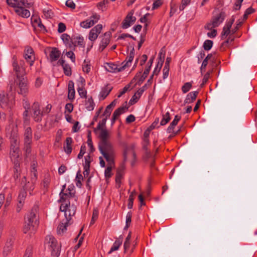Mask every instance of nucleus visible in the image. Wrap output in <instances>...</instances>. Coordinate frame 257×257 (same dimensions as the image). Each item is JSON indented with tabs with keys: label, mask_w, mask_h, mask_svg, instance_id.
<instances>
[{
	"label": "nucleus",
	"mask_w": 257,
	"mask_h": 257,
	"mask_svg": "<svg viewBox=\"0 0 257 257\" xmlns=\"http://www.w3.org/2000/svg\"><path fill=\"white\" fill-rule=\"evenodd\" d=\"M131 218H132V213L131 212H128L126 216V225L124 227V229H127L131 222Z\"/></svg>",
	"instance_id": "nucleus-48"
},
{
	"label": "nucleus",
	"mask_w": 257,
	"mask_h": 257,
	"mask_svg": "<svg viewBox=\"0 0 257 257\" xmlns=\"http://www.w3.org/2000/svg\"><path fill=\"white\" fill-rule=\"evenodd\" d=\"M162 4V2L161 0H157L156 1L153 5V9H156L159 8Z\"/></svg>",
	"instance_id": "nucleus-64"
},
{
	"label": "nucleus",
	"mask_w": 257,
	"mask_h": 257,
	"mask_svg": "<svg viewBox=\"0 0 257 257\" xmlns=\"http://www.w3.org/2000/svg\"><path fill=\"white\" fill-rule=\"evenodd\" d=\"M109 133L106 130L102 129L100 133L101 142L99 145V150L102 155H105L108 160L112 158L113 153H115L113 147L108 141Z\"/></svg>",
	"instance_id": "nucleus-2"
},
{
	"label": "nucleus",
	"mask_w": 257,
	"mask_h": 257,
	"mask_svg": "<svg viewBox=\"0 0 257 257\" xmlns=\"http://www.w3.org/2000/svg\"><path fill=\"white\" fill-rule=\"evenodd\" d=\"M65 55L71 59L72 62H75V56L72 51L66 52Z\"/></svg>",
	"instance_id": "nucleus-53"
},
{
	"label": "nucleus",
	"mask_w": 257,
	"mask_h": 257,
	"mask_svg": "<svg viewBox=\"0 0 257 257\" xmlns=\"http://www.w3.org/2000/svg\"><path fill=\"white\" fill-rule=\"evenodd\" d=\"M24 58L28 63H29L30 66L33 65L35 56L34 55V51L32 48L27 47L25 50Z\"/></svg>",
	"instance_id": "nucleus-15"
},
{
	"label": "nucleus",
	"mask_w": 257,
	"mask_h": 257,
	"mask_svg": "<svg viewBox=\"0 0 257 257\" xmlns=\"http://www.w3.org/2000/svg\"><path fill=\"white\" fill-rule=\"evenodd\" d=\"M35 25H37L38 27H39L41 30H45L44 26L42 24L40 19H36L34 22Z\"/></svg>",
	"instance_id": "nucleus-58"
},
{
	"label": "nucleus",
	"mask_w": 257,
	"mask_h": 257,
	"mask_svg": "<svg viewBox=\"0 0 257 257\" xmlns=\"http://www.w3.org/2000/svg\"><path fill=\"white\" fill-rule=\"evenodd\" d=\"M74 190L73 188L71 189L68 188L66 190V192H64V189L62 190L60 193V195L63 199H66L67 198H72L74 195Z\"/></svg>",
	"instance_id": "nucleus-29"
},
{
	"label": "nucleus",
	"mask_w": 257,
	"mask_h": 257,
	"mask_svg": "<svg viewBox=\"0 0 257 257\" xmlns=\"http://www.w3.org/2000/svg\"><path fill=\"white\" fill-rule=\"evenodd\" d=\"M82 70L84 72L89 73L91 70L90 65L84 61L82 65Z\"/></svg>",
	"instance_id": "nucleus-52"
},
{
	"label": "nucleus",
	"mask_w": 257,
	"mask_h": 257,
	"mask_svg": "<svg viewBox=\"0 0 257 257\" xmlns=\"http://www.w3.org/2000/svg\"><path fill=\"white\" fill-rule=\"evenodd\" d=\"M9 6L17 9L21 7H31V4L27 0H7Z\"/></svg>",
	"instance_id": "nucleus-12"
},
{
	"label": "nucleus",
	"mask_w": 257,
	"mask_h": 257,
	"mask_svg": "<svg viewBox=\"0 0 257 257\" xmlns=\"http://www.w3.org/2000/svg\"><path fill=\"white\" fill-rule=\"evenodd\" d=\"M66 6L72 9H74L75 8V5L72 0H67L66 2Z\"/></svg>",
	"instance_id": "nucleus-61"
},
{
	"label": "nucleus",
	"mask_w": 257,
	"mask_h": 257,
	"mask_svg": "<svg viewBox=\"0 0 257 257\" xmlns=\"http://www.w3.org/2000/svg\"><path fill=\"white\" fill-rule=\"evenodd\" d=\"M234 22V19L232 18L226 22L223 28V31L221 33L222 39H224L229 35L233 34L236 32L237 30V27L231 30L230 29Z\"/></svg>",
	"instance_id": "nucleus-8"
},
{
	"label": "nucleus",
	"mask_w": 257,
	"mask_h": 257,
	"mask_svg": "<svg viewBox=\"0 0 257 257\" xmlns=\"http://www.w3.org/2000/svg\"><path fill=\"white\" fill-rule=\"evenodd\" d=\"M60 210L62 212H64L65 216L67 220H68L71 216L75 214L76 207L74 205H68L67 203L62 204L60 206Z\"/></svg>",
	"instance_id": "nucleus-9"
},
{
	"label": "nucleus",
	"mask_w": 257,
	"mask_h": 257,
	"mask_svg": "<svg viewBox=\"0 0 257 257\" xmlns=\"http://www.w3.org/2000/svg\"><path fill=\"white\" fill-rule=\"evenodd\" d=\"M140 97L139 96H138V95H137L136 93H135L132 97V98L131 99V100H130V103H131V104H133L135 103H136L138 100H139V98Z\"/></svg>",
	"instance_id": "nucleus-59"
},
{
	"label": "nucleus",
	"mask_w": 257,
	"mask_h": 257,
	"mask_svg": "<svg viewBox=\"0 0 257 257\" xmlns=\"http://www.w3.org/2000/svg\"><path fill=\"white\" fill-rule=\"evenodd\" d=\"M170 119V114L169 112H167L163 116V118L161 121L160 124L162 125H165Z\"/></svg>",
	"instance_id": "nucleus-40"
},
{
	"label": "nucleus",
	"mask_w": 257,
	"mask_h": 257,
	"mask_svg": "<svg viewBox=\"0 0 257 257\" xmlns=\"http://www.w3.org/2000/svg\"><path fill=\"white\" fill-rule=\"evenodd\" d=\"M73 43L75 46H79L83 49H84L85 43L83 37L80 36L75 37L74 38Z\"/></svg>",
	"instance_id": "nucleus-35"
},
{
	"label": "nucleus",
	"mask_w": 257,
	"mask_h": 257,
	"mask_svg": "<svg viewBox=\"0 0 257 257\" xmlns=\"http://www.w3.org/2000/svg\"><path fill=\"white\" fill-rule=\"evenodd\" d=\"M135 193H136V192L134 191L131 193V194H130V195L129 196L128 203V205H127L128 208L129 209H131L133 207V201L134 200V195H135Z\"/></svg>",
	"instance_id": "nucleus-42"
},
{
	"label": "nucleus",
	"mask_w": 257,
	"mask_h": 257,
	"mask_svg": "<svg viewBox=\"0 0 257 257\" xmlns=\"http://www.w3.org/2000/svg\"><path fill=\"white\" fill-rule=\"evenodd\" d=\"M164 56L165 54L163 53V50H162L159 53L160 60L158 61V64L153 71V75L154 74H157L159 72L164 61Z\"/></svg>",
	"instance_id": "nucleus-27"
},
{
	"label": "nucleus",
	"mask_w": 257,
	"mask_h": 257,
	"mask_svg": "<svg viewBox=\"0 0 257 257\" xmlns=\"http://www.w3.org/2000/svg\"><path fill=\"white\" fill-rule=\"evenodd\" d=\"M58 64L61 65L63 67L64 73L67 75L70 76L71 75V69L70 66L66 64L64 60L63 59H60L58 61Z\"/></svg>",
	"instance_id": "nucleus-28"
},
{
	"label": "nucleus",
	"mask_w": 257,
	"mask_h": 257,
	"mask_svg": "<svg viewBox=\"0 0 257 257\" xmlns=\"http://www.w3.org/2000/svg\"><path fill=\"white\" fill-rule=\"evenodd\" d=\"M169 67L167 66H164L163 68V78H166L169 75Z\"/></svg>",
	"instance_id": "nucleus-63"
},
{
	"label": "nucleus",
	"mask_w": 257,
	"mask_h": 257,
	"mask_svg": "<svg viewBox=\"0 0 257 257\" xmlns=\"http://www.w3.org/2000/svg\"><path fill=\"white\" fill-rule=\"evenodd\" d=\"M100 19V16L97 14H94L89 19L86 20L80 23V26L85 29H88L93 26L96 24Z\"/></svg>",
	"instance_id": "nucleus-11"
},
{
	"label": "nucleus",
	"mask_w": 257,
	"mask_h": 257,
	"mask_svg": "<svg viewBox=\"0 0 257 257\" xmlns=\"http://www.w3.org/2000/svg\"><path fill=\"white\" fill-rule=\"evenodd\" d=\"M32 138V131L31 127L26 128L24 133L25 150L27 153H29L31 151V144Z\"/></svg>",
	"instance_id": "nucleus-10"
},
{
	"label": "nucleus",
	"mask_w": 257,
	"mask_h": 257,
	"mask_svg": "<svg viewBox=\"0 0 257 257\" xmlns=\"http://www.w3.org/2000/svg\"><path fill=\"white\" fill-rule=\"evenodd\" d=\"M33 111V118L36 121H39L41 119L42 114L40 111V106L38 103H35L32 106Z\"/></svg>",
	"instance_id": "nucleus-19"
},
{
	"label": "nucleus",
	"mask_w": 257,
	"mask_h": 257,
	"mask_svg": "<svg viewBox=\"0 0 257 257\" xmlns=\"http://www.w3.org/2000/svg\"><path fill=\"white\" fill-rule=\"evenodd\" d=\"M17 79L19 81V93L23 95H25L28 92L27 80L24 77V75H21L19 78H17Z\"/></svg>",
	"instance_id": "nucleus-13"
},
{
	"label": "nucleus",
	"mask_w": 257,
	"mask_h": 257,
	"mask_svg": "<svg viewBox=\"0 0 257 257\" xmlns=\"http://www.w3.org/2000/svg\"><path fill=\"white\" fill-rule=\"evenodd\" d=\"M110 41V34L109 33H105L104 34L103 38L102 39L100 44V48L101 50H104L109 44Z\"/></svg>",
	"instance_id": "nucleus-32"
},
{
	"label": "nucleus",
	"mask_w": 257,
	"mask_h": 257,
	"mask_svg": "<svg viewBox=\"0 0 257 257\" xmlns=\"http://www.w3.org/2000/svg\"><path fill=\"white\" fill-rule=\"evenodd\" d=\"M98 212L97 210H96V209H94L93 210V215H92V219H91V220L90 222V224H92L94 223L95 221L96 220V219L98 217Z\"/></svg>",
	"instance_id": "nucleus-54"
},
{
	"label": "nucleus",
	"mask_w": 257,
	"mask_h": 257,
	"mask_svg": "<svg viewBox=\"0 0 257 257\" xmlns=\"http://www.w3.org/2000/svg\"><path fill=\"white\" fill-rule=\"evenodd\" d=\"M75 91L74 89V83L73 81H70L68 88V98L71 100H73L75 98Z\"/></svg>",
	"instance_id": "nucleus-30"
},
{
	"label": "nucleus",
	"mask_w": 257,
	"mask_h": 257,
	"mask_svg": "<svg viewBox=\"0 0 257 257\" xmlns=\"http://www.w3.org/2000/svg\"><path fill=\"white\" fill-rule=\"evenodd\" d=\"M122 236L120 235L119 238H118L115 242L113 243L112 247H111L110 250L108 253H111L114 251L118 250L120 245L121 244L122 242Z\"/></svg>",
	"instance_id": "nucleus-34"
},
{
	"label": "nucleus",
	"mask_w": 257,
	"mask_h": 257,
	"mask_svg": "<svg viewBox=\"0 0 257 257\" xmlns=\"http://www.w3.org/2000/svg\"><path fill=\"white\" fill-rule=\"evenodd\" d=\"M85 162L83 164L84 175H87L89 173L90 164L92 161V158L90 155H88L84 157Z\"/></svg>",
	"instance_id": "nucleus-24"
},
{
	"label": "nucleus",
	"mask_w": 257,
	"mask_h": 257,
	"mask_svg": "<svg viewBox=\"0 0 257 257\" xmlns=\"http://www.w3.org/2000/svg\"><path fill=\"white\" fill-rule=\"evenodd\" d=\"M61 39L66 46L72 47V42L71 40L70 37L67 34H63L61 36Z\"/></svg>",
	"instance_id": "nucleus-37"
},
{
	"label": "nucleus",
	"mask_w": 257,
	"mask_h": 257,
	"mask_svg": "<svg viewBox=\"0 0 257 257\" xmlns=\"http://www.w3.org/2000/svg\"><path fill=\"white\" fill-rule=\"evenodd\" d=\"M26 221L30 222L31 223L33 224H37L38 225V219L37 217V215L36 212H34L33 211L31 212L27 216V218L26 219Z\"/></svg>",
	"instance_id": "nucleus-31"
},
{
	"label": "nucleus",
	"mask_w": 257,
	"mask_h": 257,
	"mask_svg": "<svg viewBox=\"0 0 257 257\" xmlns=\"http://www.w3.org/2000/svg\"><path fill=\"white\" fill-rule=\"evenodd\" d=\"M224 16L223 14L220 13L217 16L214 17L210 22L207 23L205 28L207 30H212V28H214L218 27L224 21Z\"/></svg>",
	"instance_id": "nucleus-6"
},
{
	"label": "nucleus",
	"mask_w": 257,
	"mask_h": 257,
	"mask_svg": "<svg viewBox=\"0 0 257 257\" xmlns=\"http://www.w3.org/2000/svg\"><path fill=\"white\" fill-rule=\"evenodd\" d=\"M95 106V104L93 102V100L91 97L88 98L87 100H86L85 103V107L88 111H92L94 109Z\"/></svg>",
	"instance_id": "nucleus-36"
},
{
	"label": "nucleus",
	"mask_w": 257,
	"mask_h": 257,
	"mask_svg": "<svg viewBox=\"0 0 257 257\" xmlns=\"http://www.w3.org/2000/svg\"><path fill=\"white\" fill-rule=\"evenodd\" d=\"M61 55V52L57 48L52 49L49 54V59L51 62H54L58 59Z\"/></svg>",
	"instance_id": "nucleus-26"
},
{
	"label": "nucleus",
	"mask_w": 257,
	"mask_h": 257,
	"mask_svg": "<svg viewBox=\"0 0 257 257\" xmlns=\"http://www.w3.org/2000/svg\"><path fill=\"white\" fill-rule=\"evenodd\" d=\"M131 238V235L130 233L127 236L124 242L123 247L124 249V251H126V250L129 248L130 244V240Z\"/></svg>",
	"instance_id": "nucleus-43"
},
{
	"label": "nucleus",
	"mask_w": 257,
	"mask_h": 257,
	"mask_svg": "<svg viewBox=\"0 0 257 257\" xmlns=\"http://www.w3.org/2000/svg\"><path fill=\"white\" fill-rule=\"evenodd\" d=\"M213 42L211 40H206L203 44L204 49L206 50H210L212 47Z\"/></svg>",
	"instance_id": "nucleus-44"
},
{
	"label": "nucleus",
	"mask_w": 257,
	"mask_h": 257,
	"mask_svg": "<svg viewBox=\"0 0 257 257\" xmlns=\"http://www.w3.org/2000/svg\"><path fill=\"white\" fill-rule=\"evenodd\" d=\"M31 7H21L19 8L15 9V12L20 17L23 18H29L30 16V12L27 9Z\"/></svg>",
	"instance_id": "nucleus-20"
},
{
	"label": "nucleus",
	"mask_w": 257,
	"mask_h": 257,
	"mask_svg": "<svg viewBox=\"0 0 257 257\" xmlns=\"http://www.w3.org/2000/svg\"><path fill=\"white\" fill-rule=\"evenodd\" d=\"M26 197V192L25 190H22L18 196V202H24L25 198Z\"/></svg>",
	"instance_id": "nucleus-46"
},
{
	"label": "nucleus",
	"mask_w": 257,
	"mask_h": 257,
	"mask_svg": "<svg viewBox=\"0 0 257 257\" xmlns=\"http://www.w3.org/2000/svg\"><path fill=\"white\" fill-rule=\"evenodd\" d=\"M104 67L107 71L111 73H116L124 70L123 68H122L121 64L120 65H117L114 63H105L104 64Z\"/></svg>",
	"instance_id": "nucleus-17"
},
{
	"label": "nucleus",
	"mask_w": 257,
	"mask_h": 257,
	"mask_svg": "<svg viewBox=\"0 0 257 257\" xmlns=\"http://www.w3.org/2000/svg\"><path fill=\"white\" fill-rule=\"evenodd\" d=\"M45 246L47 248L54 256H58L60 253V245L56 238L52 235L46 236L45 240Z\"/></svg>",
	"instance_id": "nucleus-3"
},
{
	"label": "nucleus",
	"mask_w": 257,
	"mask_h": 257,
	"mask_svg": "<svg viewBox=\"0 0 257 257\" xmlns=\"http://www.w3.org/2000/svg\"><path fill=\"white\" fill-rule=\"evenodd\" d=\"M31 174H32V178L33 179H36V177H37V171L36 170L35 164L34 163L32 165Z\"/></svg>",
	"instance_id": "nucleus-57"
},
{
	"label": "nucleus",
	"mask_w": 257,
	"mask_h": 257,
	"mask_svg": "<svg viewBox=\"0 0 257 257\" xmlns=\"http://www.w3.org/2000/svg\"><path fill=\"white\" fill-rule=\"evenodd\" d=\"M82 178V176L81 174L80 173V172H78L77 173L76 177V185L79 188H80L81 186V180Z\"/></svg>",
	"instance_id": "nucleus-50"
},
{
	"label": "nucleus",
	"mask_w": 257,
	"mask_h": 257,
	"mask_svg": "<svg viewBox=\"0 0 257 257\" xmlns=\"http://www.w3.org/2000/svg\"><path fill=\"white\" fill-rule=\"evenodd\" d=\"M102 29V25L98 24L93 27L90 31L88 39L91 42L89 47L87 48V51H89L93 46V42L97 38L98 35L101 33Z\"/></svg>",
	"instance_id": "nucleus-5"
},
{
	"label": "nucleus",
	"mask_w": 257,
	"mask_h": 257,
	"mask_svg": "<svg viewBox=\"0 0 257 257\" xmlns=\"http://www.w3.org/2000/svg\"><path fill=\"white\" fill-rule=\"evenodd\" d=\"M38 225L37 224L34 225L31 223L30 222L26 220L23 229L24 232L25 233H33L35 231Z\"/></svg>",
	"instance_id": "nucleus-21"
},
{
	"label": "nucleus",
	"mask_w": 257,
	"mask_h": 257,
	"mask_svg": "<svg viewBox=\"0 0 257 257\" xmlns=\"http://www.w3.org/2000/svg\"><path fill=\"white\" fill-rule=\"evenodd\" d=\"M192 87V83L191 82H186L184 85L182 87V90L184 93H186L188 92Z\"/></svg>",
	"instance_id": "nucleus-41"
},
{
	"label": "nucleus",
	"mask_w": 257,
	"mask_h": 257,
	"mask_svg": "<svg viewBox=\"0 0 257 257\" xmlns=\"http://www.w3.org/2000/svg\"><path fill=\"white\" fill-rule=\"evenodd\" d=\"M133 12H131L128 14L122 23V27L127 29L133 25L136 21V18L133 16Z\"/></svg>",
	"instance_id": "nucleus-18"
},
{
	"label": "nucleus",
	"mask_w": 257,
	"mask_h": 257,
	"mask_svg": "<svg viewBox=\"0 0 257 257\" xmlns=\"http://www.w3.org/2000/svg\"><path fill=\"white\" fill-rule=\"evenodd\" d=\"M77 91L81 98H86L87 95V91L84 89V87L77 88Z\"/></svg>",
	"instance_id": "nucleus-45"
},
{
	"label": "nucleus",
	"mask_w": 257,
	"mask_h": 257,
	"mask_svg": "<svg viewBox=\"0 0 257 257\" xmlns=\"http://www.w3.org/2000/svg\"><path fill=\"white\" fill-rule=\"evenodd\" d=\"M135 159V153L132 148H126L123 153V160L124 162L127 161H132V164L134 163Z\"/></svg>",
	"instance_id": "nucleus-16"
},
{
	"label": "nucleus",
	"mask_w": 257,
	"mask_h": 257,
	"mask_svg": "<svg viewBox=\"0 0 257 257\" xmlns=\"http://www.w3.org/2000/svg\"><path fill=\"white\" fill-rule=\"evenodd\" d=\"M211 57V55H208L203 60L202 65L200 67L201 72H202L205 69L206 66L208 64V60Z\"/></svg>",
	"instance_id": "nucleus-47"
},
{
	"label": "nucleus",
	"mask_w": 257,
	"mask_h": 257,
	"mask_svg": "<svg viewBox=\"0 0 257 257\" xmlns=\"http://www.w3.org/2000/svg\"><path fill=\"white\" fill-rule=\"evenodd\" d=\"M103 157L105 159L106 161L107 162V167L105 170L104 174L106 178H109L111 176V170L113 167V163H114V159L115 157V153H113L112 158H111L109 160L107 158L106 156L103 155Z\"/></svg>",
	"instance_id": "nucleus-14"
},
{
	"label": "nucleus",
	"mask_w": 257,
	"mask_h": 257,
	"mask_svg": "<svg viewBox=\"0 0 257 257\" xmlns=\"http://www.w3.org/2000/svg\"><path fill=\"white\" fill-rule=\"evenodd\" d=\"M112 87L110 85H106L102 88L99 94V98L100 100L104 99L111 91Z\"/></svg>",
	"instance_id": "nucleus-25"
},
{
	"label": "nucleus",
	"mask_w": 257,
	"mask_h": 257,
	"mask_svg": "<svg viewBox=\"0 0 257 257\" xmlns=\"http://www.w3.org/2000/svg\"><path fill=\"white\" fill-rule=\"evenodd\" d=\"M180 119V116H179L178 115H176L175 116V118L174 120L172 121L170 125L168 128V131L170 133L171 131L174 128V126L177 125L178 123L179 120Z\"/></svg>",
	"instance_id": "nucleus-39"
},
{
	"label": "nucleus",
	"mask_w": 257,
	"mask_h": 257,
	"mask_svg": "<svg viewBox=\"0 0 257 257\" xmlns=\"http://www.w3.org/2000/svg\"><path fill=\"white\" fill-rule=\"evenodd\" d=\"M14 96L12 93H8L4 91L0 93V106L3 109H8L13 105Z\"/></svg>",
	"instance_id": "nucleus-4"
},
{
	"label": "nucleus",
	"mask_w": 257,
	"mask_h": 257,
	"mask_svg": "<svg viewBox=\"0 0 257 257\" xmlns=\"http://www.w3.org/2000/svg\"><path fill=\"white\" fill-rule=\"evenodd\" d=\"M134 56L135 52L134 50H133L130 52L128 56L126 57L125 61L121 63L122 68H123L124 70L131 65Z\"/></svg>",
	"instance_id": "nucleus-22"
},
{
	"label": "nucleus",
	"mask_w": 257,
	"mask_h": 257,
	"mask_svg": "<svg viewBox=\"0 0 257 257\" xmlns=\"http://www.w3.org/2000/svg\"><path fill=\"white\" fill-rule=\"evenodd\" d=\"M151 69V66H149L147 68H146L145 70L144 73L143 74L142 76L141 77V80L142 81L144 80L147 77L148 74H149L150 70Z\"/></svg>",
	"instance_id": "nucleus-55"
},
{
	"label": "nucleus",
	"mask_w": 257,
	"mask_h": 257,
	"mask_svg": "<svg viewBox=\"0 0 257 257\" xmlns=\"http://www.w3.org/2000/svg\"><path fill=\"white\" fill-rule=\"evenodd\" d=\"M85 153V147L81 146L80 149V151L78 155L77 158L78 159H81L83 157V156Z\"/></svg>",
	"instance_id": "nucleus-62"
},
{
	"label": "nucleus",
	"mask_w": 257,
	"mask_h": 257,
	"mask_svg": "<svg viewBox=\"0 0 257 257\" xmlns=\"http://www.w3.org/2000/svg\"><path fill=\"white\" fill-rule=\"evenodd\" d=\"M210 32H208L207 33V35L209 38H213L216 37L217 35V31L214 28H212V30H209Z\"/></svg>",
	"instance_id": "nucleus-56"
},
{
	"label": "nucleus",
	"mask_w": 257,
	"mask_h": 257,
	"mask_svg": "<svg viewBox=\"0 0 257 257\" xmlns=\"http://www.w3.org/2000/svg\"><path fill=\"white\" fill-rule=\"evenodd\" d=\"M66 30L65 25L62 23H60L58 25V31L59 33H63Z\"/></svg>",
	"instance_id": "nucleus-60"
},
{
	"label": "nucleus",
	"mask_w": 257,
	"mask_h": 257,
	"mask_svg": "<svg viewBox=\"0 0 257 257\" xmlns=\"http://www.w3.org/2000/svg\"><path fill=\"white\" fill-rule=\"evenodd\" d=\"M67 223H61L59 224L57 228V233L58 234L61 235L66 230Z\"/></svg>",
	"instance_id": "nucleus-38"
},
{
	"label": "nucleus",
	"mask_w": 257,
	"mask_h": 257,
	"mask_svg": "<svg viewBox=\"0 0 257 257\" xmlns=\"http://www.w3.org/2000/svg\"><path fill=\"white\" fill-rule=\"evenodd\" d=\"M13 67L17 78H19L21 75H25L26 74L24 61L21 60L18 63L15 59V57H14L13 59Z\"/></svg>",
	"instance_id": "nucleus-7"
},
{
	"label": "nucleus",
	"mask_w": 257,
	"mask_h": 257,
	"mask_svg": "<svg viewBox=\"0 0 257 257\" xmlns=\"http://www.w3.org/2000/svg\"><path fill=\"white\" fill-rule=\"evenodd\" d=\"M198 93V91H195L189 93L184 100V103L186 104H189L192 103L195 100L196 96Z\"/></svg>",
	"instance_id": "nucleus-33"
},
{
	"label": "nucleus",
	"mask_w": 257,
	"mask_h": 257,
	"mask_svg": "<svg viewBox=\"0 0 257 257\" xmlns=\"http://www.w3.org/2000/svg\"><path fill=\"white\" fill-rule=\"evenodd\" d=\"M77 85L78 88L84 87V86L85 85V79L81 76L79 77V79L77 80Z\"/></svg>",
	"instance_id": "nucleus-49"
},
{
	"label": "nucleus",
	"mask_w": 257,
	"mask_h": 257,
	"mask_svg": "<svg viewBox=\"0 0 257 257\" xmlns=\"http://www.w3.org/2000/svg\"><path fill=\"white\" fill-rule=\"evenodd\" d=\"M127 109V107L126 106H121L117 109H116L112 115V118L111 119V123L113 124L118 117L122 113L125 112Z\"/></svg>",
	"instance_id": "nucleus-23"
},
{
	"label": "nucleus",
	"mask_w": 257,
	"mask_h": 257,
	"mask_svg": "<svg viewBox=\"0 0 257 257\" xmlns=\"http://www.w3.org/2000/svg\"><path fill=\"white\" fill-rule=\"evenodd\" d=\"M20 140L17 136L11 137L10 157L14 164V177L18 178L20 175L19 145Z\"/></svg>",
	"instance_id": "nucleus-1"
},
{
	"label": "nucleus",
	"mask_w": 257,
	"mask_h": 257,
	"mask_svg": "<svg viewBox=\"0 0 257 257\" xmlns=\"http://www.w3.org/2000/svg\"><path fill=\"white\" fill-rule=\"evenodd\" d=\"M191 0H182L181 4L179 7V10L183 11L186 6H188L190 3Z\"/></svg>",
	"instance_id": "nucleus-51"
}]
</instances>
